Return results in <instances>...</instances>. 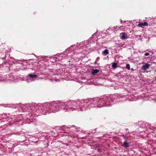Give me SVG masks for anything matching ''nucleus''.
Returning a JSON list of instances; mask_svg holds the SVG:
<instances>
[{
    "instance_id": "nucleus-12",
    "label": "nucleus",
    "mask_w": 156,
    "mask_h": 156,
    "mask_svg": "<svg viewBox=\"0 0 156 156\" xmlns=\"http://www.w3.org/2000/svg\"><path fill=\"white\" fill-rule=\"evenodd\" d=\"M143 24V26L148 25V23L146 22H144V23H143V24Z\"/></svg>"
},
{
    "instance_id": "nucleus-13",
    "label": "nucleus",
    "mask_w": 156,
    "mask_h": 156,
    "mask_svg": "<svg viewBox=\"0 0 156 156\" xmlns=\"http://www.w3.org/2000/svg\"><path fill=\"white\" fill-rule=\"evenodd\" d=\"M144 55L145 56H148L150 54L148 52H147L145 53Z\"/></svg>"
},
{
    "instance_id": "nucleus-2",
    "label": "nucleus",
    "mask_w": 156,
    "mask_h": 156,
    "mask_svg": "<svg viewBox=\"0 0 156 156\" xmlns=\"http://www.w3.org/2000/svg\"><path fill=\"white\" fill-rule=\"evenodd\" d=\"M37 79V76L35 74H29L27 76V81L28 82L34 81Z\"/></svg>"
},
{
    "instance_id": "nucleus-17",
    "label": "nucleus",
    "mask_w": 156,
    "mask_h": 156,
    "mask_svg": "<svg viewBox=\"0 0 156 156\" xmlns=\"http://www.w3.org/2000/svg\"><path fill=\"white\" fill-rule=\"evenodd\" d=\"M121 27V26H120V27Z\"/></svg>"
},
{
    "instance_id": "nucleus-6",
    "label": "nucleus",
    "mask_w": 156,
    "mask_h": 156,
    "mask_svg": "<svg viewBox=\"0 0 156 156\" xmlns=\"http://www.w3.org/2000/svg\"><path fill=\"white\" fill-rule=\"evenodd\" d=\"M99 72V70L98 69H93L91 71V73L93 75H95V74L98 73Z\"/></svg>"
},
{
    "instance_id": "nucleus-1",
    "label": "nucleus",
    "mask_w": 156,
    "mask_h": 156,
    "mask_svg": "<svg viewBox=\"0 0 156 156\" xmlns=\"http://www.w3.org/2000/svg\"><path fill=\"white\" fill-rule=\"evenodd\" d=\"M113 101L112 97L107 96H104L101 99L97 98L76 101L69 100L65 102L58 101L37 105L32 108V112L35 115L38 116L40 115V113L46 115L60 110L65 112L85 111L91 108L111 106V103Z\"/></svg>"
},
{
    "instance_id": "nucleus-7",
    "label": "nucleus",
    "mask_w": 156,
    "mask_h": 156,
    "mask_svg": "<svg viewBox=\"0 0 156 156\" xmlns=\"http://www.w3.org/2000/svg\"><path fill=\"white\" fill-rule=\"evenodd\" d=\"M108 51L107 49H106L104 50L102 53V54L103 55L105 56L108 54Z\"/></svg>"
},
{
    "instance_id": "nucleus-9",
    "label": "nucleus",
    "mask_w": 156,
    "mask_h": 156,
    "mask_svg": "<svg viewBox=\"0 0 156 156\" xmlns=\"http://www.w3.org/2000/svg\"><path fill=\"white\" fill-rule=\"evenodd\" d=\"M123 145L124 147L126 148H127L129 147V143L126 141L123 142Z\"/></svg>"
},
{
    "instance_id": "nucleus-10",
    "label": "nucleus",
    "mask_w": 156,
    "mask_h": 156,
    "mask_svg": "<svg viewBox=\"0 0 156 156\" xmlns=\"http://www.w3.org/2000/svg\"><path fill=\"white\" fill-rule=\"evenodd\" d=\"M112 67L113 69H115L117 67V63L115 62L112 63Z\"/></svg>"
},
{
    "instance_id": "nucleus-8",
    "label": "nucleus",
    "mask_w": 156,
    "mask_h": 156,
    "mask_svg": "<svg viewBox=\"0 0 156 156\" xmlns=\"http://www.w3.org/2000/svg\"><path fill=\"white\" fill-rule=\"evenodd\" d=\"M76 48V46L75 45L71 46L69 48H68L66 50V52H67V51L69 50H71V51H73L74 48Z\"/></svg>"
},
{
    "instance_id": "nucleus-4",
    "label": "nucleus",
    "mask_w": 156,
    "mask_h": 156,
    "mask_svg": "<svg viewBox=\"0 0 156 156\" xmlns=\"http://www.w3.org/2000/svg\"><path fill=\"white\" fill-rule=\"evenodd\" d=\"M120 37L122 40L127 39L128 38L127 34L125 33H121L120 35Z\"/></svg>"
},
{
    "instance_id": "nucleus-3",
    "label": "nucleus",
    "mask_w": 156,
    "mask_h": 156,
    "mask_svg": "<svg viewBox=\"0 0 156 156\" xmlns=\"http://www.w3.org/2000/svg\"><path fill=\"white\" fill-rule=\"evenodd\" d=\"M90 43V40H88L86 41H84L79 44H77V46H78L79 48L83 47L84 46L87 47V45H89Z\"/></svg>"
},
{
    "instance_id": "nucleus-5",
    "label": "nucleus",
    "mask_w": 156,
    "mask_h": 156,
    "mask_svg": "<svg viewBox=\"0 0 156 156\" xmlns=\"http://www.w3.org/2000/svg\"><path fill=\"white\" fill-rule=\"evenodd\" d=\"M150 66L151 65L148 63H146L143 66L141 69L145 71L149 68Z\"/></svg>"
},
{
    "instance_id": "nucleus-16",
    "label": "nucleus",
    "mask_w": 156,
    "mask_h": 156,
    "mask_svg": "<svg viewBox=\"0 0 156 156\" xmlns=\"http://www.w3.org/2000/svg\"><path fill=\"white\" fill-rule=\"evenodd\" d=\"M4 115L5 116L6 115L5 114H4Z\"/></svg>"
},
{
    "instance_id": "nucleus-15",
    "label": "nucleus",
    "mask_w": 156,
    "mask_h": 156,
    "mask_svg": "<svg viewBox=\"0 0 156 156\" xmlns=\"http://www.w3.org/2000/svg\"><path fill=\"white\" fill-rule=\"evenodd\" d=\"M101 151V149H98V151H99V152H100V151Z\"/></svg>"
},
{
    "instance_id": "nucleus-11",
    "label": "nucleus",
    "mask_w": 156,
    "mask_h": 156,
    "mask_svg": "<svg viewBox=\"0 0 156 156\" xmlns=\"http://www.w3.org/2000/svg\"><path fill=\"white\" fill-rule=\"evenodd\" d=\"M126 67L128 70L130 69V66L129 64H127L126 65Z\"/></svg>"
},
{
    "instance_id": "nucleus-14",
    "label": "nucleus",
    "mask_w": 156,
    "mask_h": 156,
    "mask_svg": "<svg viewBox=\"0 0 156 156\" xmlns=\"http://www.w3.org/2000/svg\"><path fill=\"white\" fill-rule=\"evenodd\" d=\"M143 24V23H139V25L140 27H142V26H143V24Z\"/></svg>"
}]
</instances>
